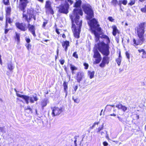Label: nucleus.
<instances>
[{
  "label": "nucleus",
  "mask_w": 146,
  "mask_h": 146,
  "mask_svg": "<svg viewBox=\"0 0 146 146\" xmlns=\"http://www.w3.org/2000/svg\"><path fill=\"white\" fill-rule=\"evenodd\" d=\"M143 55L142 56V57L143 58H146V53L145 52V54H142Z\"/></svg>",
  "instance_id": "46"
},
{
  "label": "nucleus",
  "mask_w": 146,
  "mask_h": 146,
  "mask_svg": "<svg viewBox=\"0 0 146 146\" xmlns=\"http://www.w3.org/2000/svg\"><path fill=\"white\" fill-rule=\"evenodd\" d=\"M62 111V109L61 108L54 107L53 108L52 112V114L54 116L59 115Z\"/></svg>",
  "instance_id": "10"
},
{
  "label": "nucleus",
  "mask_w": 146,
  "mask_h": 146,
  "mask_svg": "<svg viewBox=\"0 0 146 146\" xmlns=\"http://www.w3.org/2000/svg\"><path fill=\"white\" fill-rule=\"evenodd\" d=\"M141 11L145 13L146 12V5L143 8H141Z\"/></svg>",
  "instance_id": "35"
},
{
  "label": "nucleus",
  "mask_w": 146,
  "mask_h": 146,
  "mask_svg": "<svg viewBox=\"0 0 146 146\" xmlns=\"http://www.w3.org/2000/svg\"><path fill=\"white\" fill-rule=\"evenodd\" d=\"M95 125H96L94 124L92 126V127H94L95 126Z\"/></svg>",
  "instance_id": "64"
},
{
  "label": "nucleus",
  "mask_w": 146,
  "mask_h": 146,
  "mask_svg": "<svg viewBox=\"0 0 146 146\" xmlns=\"http://www.w3.org/2000/svg\"><path fill=\"white\" fill-rule=\"evenodd\" d=\"M135 3V1L134 0H131L130 2L128 3V5H134Z\"/></svg>",
  "instance_id": "32"
},
{
  "label": "nucleus",
  "mask_w": 146,
  "mask_h": 146,
  "mask_svg": "<svg viewBox=\"0 0 146 146\" xmlns=\"http://www.w3.org/2000/svg\"><path fill=\"white\" fill-rule=\"evenodd\" d=\"M56 33L58 34H60V32H59V31H58V29H56Z\"/></svg>",
  "instance_id": "53"
},
{
  "label": "nucleus",
  "mask_w": 146,
  "mask_h": 146,
  "mask_svg": "<svg viewBox=\"0 0 146 146\" xmlns=\"http://www.w3.org/2000/svg\"><path fill=\"white\" fill-rule=\"evenodd\" d=\"M16 94L17 96L24 99L25 100L26 103L27 104H29V102L31 103H33L35 101H36L38 100L36 94L31 95L30 96L22 95L17 92Z\"/></svg>",
  "instance_id": "5"
},
{
  "label": "nucleus",
  "mask_w": 146,
  "mask_h": 146,
  "mask_svg": "<svg viewBox=\"0 0 146 146\" xmlns=\"http://www.w3.org/2000/svg\"><path fill=\"white\" fill-rule=\"evenodd\" d=\"M0 63L1 65L2 64V62L1 60V55H0Z\"/></svg>",
  "instance_id": "50"
},
{
  "label": "nucleus",
  "mask_w": 146,
  "mask_h": 146,
  "mask_svg": "<svg viewBox=\"0 0 146 146\" xmlns=\"http://www.w3.org/2000/svg\"><path fill=\"white\" fill-rule=\"evenodd\" d=\"M83 76V74L82 73L80 72L78 73L77 80L78 82H79L81 80Z\"/></svg>",
  "instance_id": "18"
},
{
  "label": "nucleus",
  "mask_w": 146,
  "mask_h": 146,
  "mask_svg": "<svg viewBox=\"0 0 146 146\" xmlns=\"http://www.w3.org/2000/svg\"><path fill=\"white\" fill-rule=\"evenodd\" d=\"M47 100L44 99L41 102V105L42 107L45 106L47 104Z\"/></svg>",
  "instance_id": "25"
},
{
  "label": "nucleus",
  "mask_w": 146,
  "mask_h": 146,
  "mask_svg": "<svg viewBox=\"0 0 146 146\" xmlns=\"http://www.w3.org/2000/svg\"><path fill=\"white\" fill-rule=\"evenodd\" d=\"M63 86L64 87V90L66 94L67 92V90L68 89V83L64 82L63 84Z\"/></svg>",
  "instance_id": "24"
},
{
  "label": "nucleus",
  "mask_w": 146,
  "mask_h": 146,
  "mask_svg": "<svg viewBox=\"0 0 146 146\" xmlns=\"http://www.w3.org/2000/svg\"><path fill=\"white\" fill-rule=\"evenodd\" d=\"M110 115L111 116H116V115L115 114H114V113H113V114H111Z\"/></svg>",
  "instance_id": "56"
},
{
  "label": "nucleus",
  "mask_w": 146,
  "mask_h": 146,
  "mask_svg": "<svg viewBox=\"0 0 146 146\" xmlns=\"http://www.w3.org/2000/svg\"><path fill=\"white\" fill-rule=\"evenodd\" d=\"M95 72L93 71H89L88 72V76L90 79L93 78L94 76Z\"/></svg>",
  "instance_id": "20"
},
{
  "label": "nucleus",
  "mask_w": 146,
  "mask_h": 146,
  "mask_svg": "<svg viewBox=\"0 0 146 146\" xmlns=\"http://www.w3.org/2000/svg\"><path fill=\"white\" fill-rule=\"evenodd\" d=\"M69 8V5L66 3L64 5L60 6L59 9V11L61 13H63L67 14L68 13V9Z\"/></svg>",
  "instance_id": "11"
},
{
  "label": "nucleus",
  "mask_w": 146,
  "mask_h": 146,
  "mask_svg": "<svg viewBox=\"0 0 146 146\" xmlns=\"http://www.w3.org/2000/svg\"><path fill=\"white\" fill-rule=\"evenodd\" d=\"M103 144L104 146H107L108 144L107 142L105 141L103 143Z\"/></svg>",
  "instance_id": "44"
},
{
  "label": "nucleus",
  "mask_w": 146,
  "mask_h": 146,
  "mask_svg": "<svg viewBox=\"0 0 146 146\" xmlns=\"http://www.w3.org/2000/svg\"><path fill=\"white\" fill-rule=\"evenodd\" d=\"M3 3L5 5H8L9 4V0H3Z\"/></svg>",
  "instance_id": "33"
},
{
  "label": "nucleus",
  "mask_w": 146,
  "mask_h": 146,
  "mask_svg": "<svg viewBox=\"0 0 146 146\" xmlns=\"http://www.w3.org/2000/svg\"><path fill=\"white\" fill-rule=\"evenodd\" d=\"M127 3V0H123V1H119L118 5L120 6H121V4H123L124 5H126Z\"/></svg>",
  "instance_id": "26"
},
{
  "label": "nucleus",
  "mask_w": 146,
  "mask_h": 146,
  "mask_svg": "<svg viewBox=\"0 0 146 146\" xmlns=\"http://www.w3.org/2000/svg\"><path fill=\"white\" fill-rule=\"evenodd\" d=\"M104 134H105L104 133L103 131H102L101 132V134L102 135H104Z\"/></svg>",
  "instance_id": "55"
},
{
  "label": "nucleus",
  "mask_w": 146,
  "mask_h": 146,
  "mask_svg": "<svg viewBox=\"0 0 146 146\" xmlns=\"http://www.w3.org/2000/svg\"><path fill=\"white\" fill-rule=\"evenodd\" d=\"M117 117L119 121H123V119L122 118H121V117L118 116Z\"/></svg>",
  "instance_id": "47"
},
{
  "label": "nucleus",
  "mask_w": 146,
  "mask_h": 146,
  "mask_svg": "<svg viewBox=\"0 0 146 146\" xmlns=\"http://www.w3.org/2000/svg\"><path fill=\"white\" fill-rule=\"evenodd\" d=\"M78 88V86H75V87L74 88V90H75V91H76L77 90V89Z\"/></svg>",
  "instance_id": "54"
},
{
  "label": "nucleus",
  "mask_w": 146,
  "mask_h": 146,
  "mask_svg": "<svg viewBox=\"0 0 146 146\" xmlns=\"http://www.w3.org/2000/svg\"><path fill=\"white\" fill-rule=\"evenodd\" d=\"M28 27L29 28V30L32 33L34 36H35L36 34L35 33L34 26L29 24L28 25Z\"/></svg>",
  "instance_id": "16"
},
{
  "label": "nucleus",
  "mask_w": 146,
  "mask_h": 146,
  "mask_svg": "<svg viewBox=\"0 0 146 146\" xmlns=\"http://www.w3.org/2000/svg\"><path fill=\"white\" fill-rule=\"evenodd\" d=\"M74 101L75 102L77 103H78L79 102V100L78 99H74Z\"/></svg>",
  "instance_id": "42"
},
{
  "label": "nucleus",
  "mask_w": 146,
  "mask_h": 146,
  "mask_svg": "<svg viewBox=\"0 0 146 146\" xmlns=\"http://www.w3.org/2000/svg\"><path fill=\"white\" fill-rule=\"evenodd\" d=\"M112 28L113 29V35L114 36H115L116 35L117 33L118 32V30L117 29V27L115 25L112 26Z\"/></svg>",
  "instance_id": "19"
},
{
  "label": "nucleus",
  "mask_w": 146,
  "mask_h": 146,
  "mask_svg": "<svg viewBox=\"0 0 146 146\" xmlns=\"http://www.w3.org/2000/svg\"><path fill=\"white\" fill-rule=\"evenodd\" d=\"M16 39H17L18 42H19L20 40V34L16 33Z\"/></svg>",
  "instance_id": "28"
},
{
  "label": "nucleus",
  "mask_w": 146,
  "mask_h": 146,
  "mask_svg": "<svg viewBox=\"0 0 146 146\" xmlns=\"http://www.w3.org/2000/svg\"><path fill=\"white\" fill-rule=\"evenodd\" d=\"M101 37L104 39V41L106 42V44L102 42L97 43V48L103 55L107 56L110 53L109 45V44L110 42V38L108 36L104 35H102Z\"/></svg>",
  "instance_id": "2"
},
{
  "label": "nucleus",
  "mask_w": 146,
  "mask_h": 146,
  "mask_svg": "<svg viewBox=\"0 0 146 146\" xmlns=\"http://www.w3.org/2000/svg\"><path fill=\"white\" fill-rule=\"evenodd\" d=\"M126 56L127 58L128 59H129V54L128 52H127L126 53Z\"/></svg>",
  "instance_id": "45"
},
{
  "label": "nucleus",
  "mask_w": 146,
  "mask_h": 146,
  "mask_svg": "<svg viewBox=\"0 0 146 146\" xmlns=\"http://www.w3.org/2000/svg\"><path fill=\"white\" fill-rule=\"evenodd\" d=\"M76 141H77L76 139H75V140L74 141V144H75V146H77Z\"/></svg>",
  "instance_id": "51"
},
{
  "label": "nucleus",
  "mask_w": 146,
  "mask_h": 146,
  "mask_svg": "<svg viewBox=\"0 0 146 146\" xmlns=\"http://www.w3.org/2000/svg\"><path fill=\"white\" fill-rule=\"evenodd\" d=\"M84 65L85 66V69H87L88 68L89 65L88 64L86 63H84Z\"/></svg>",
  "instance_id": "38"
},
{
  "label": "nucleus",
  "mask_w": 146,
  "mask_h": 146,
  "mask_svg": "<svg viewBox=\"0 0 146 146\" xmlns=\"http://www.w3.org/2000/svg\"><path fill=\"white\" fill-rule=\"evenodd\" d=\"M70 66V69L72 71H73L77 69V68L74 65L71 64Z\"/></svg>",
  "instance_id": "29"
},
{
  "label": "nucleus",
  "mask_w": 146,
  "mask_h": 146,
  "mask_svg": "<svg viewBox=\"0 0 146 146\" xmlns=\"http://www.w3.org/2000/svg\"><path fill=\"white\" fill-rule=\"evenodd\" d=\"M121 57L120 54H119L118 58L116 60V62L119 66L121 64Z\"/></svg>",
  "instance_id": "23"
},
{
  "label": "nucleus",
  "mask_w": 146,
  "mask_h": 146,
  "mask_svg": "<svg viewBox=\"0 0 146 146\" xmlns=\"http://www.w3.org/2000/svg\"><path fill=\"white\" fill-rule=\"evenodd\" d=\"M58 49H57V56L58 55Z\"/></svg>",
  "instance_id": "62"
},
{
  "label": "nucleus",
  "mask_w": 146,
  "mask_h": 146,
  "mask_svg": "<svg viewBox=\"0 0 146 146\" xmlns=\"http://www.w3.org/2000/svg\"><path fill=\"white\" fill-rule=\"evenodd\" d=\"M8 68L9 70L10 71H11L14 69V66L12 63L10 62L8 64Z\"/></svg>",
  "instance_id": "22"
},
{
  "label": "nucleus",
  "mask_w": 146,
  "mask_h": 146,
  "mask_svg": "<svg viewBox=\"0 0 146 146\" xmlns=\"http://www.w3.org/2000/svg\"><path fill=\"white\" fill-rule=\"evenodd\" d=\"M103 129V125H102V126L101 127H100L98 128L97 132L98 133V132H100V131L102 130Z\"/></svg>",
  "instance_id": "37"
},
{
  "label": "nucleus",
  "mask_w": 146,
  "mask_h": 146,
  "mask_svg": "<svg viewBox=\"0 0 146 146\" xmlns=\"http://www.w3.org/2000/svg\"><path fill=\"white\" fill-rule=\"evenodd\" d=\"M26 46L28 50H29L31 49V45L30 44H27Z\"/></svg>",
  "instance_id": "30"
},
{
  "label": "nucleus",
  "mask_w": 146,
  "mask_h": 146,
  "mask_svg": "<svg viewBox=\"0 0 146 146\" xmlns=\"http://www.w3.org/2000/svg\"><path fill=\"white\" fill-rule=\"evenodd\" d=\"M73 56L76 58H78V55L77 54L76 52H75L73 54Z\"/></svg>",
  "instance_id": "36"
},
{
  "label": "nucleus",
  "mask_w": 146,
  "mask_h": 146,
  "mask_svg": "<svg viewBox=\"0 0 146 146\" xmlns=\"http://www.w3.org/2000/svg\"><path fill=\"white\" fill-rule=\"evenodd\" d=\"M30 10L29 9L27 10V15H25L24 14H23V17L27 21L28 23L29 22V21L31 19L32 17V13H29Z\"/></svg>",
  "instance_id": "13"
},
{
  "label": "nucleus",
  "mask_w": 146,
  "mask_h": 146,
  "mask_svg": "<svg viewBox=\"0 0 146 146\" xmlns=\"http://www.w3.org/2000/svg\"><path fill=\"white\" fill-rule=\"evenodd\" d=\"M92 32L94 34L96 42L99 39V34L101 32V29L99 27V25L95 19H93L88 22Z\"/></svg>",
  "instance_id": "4"
},
{
  "label": "nucleus",
  "mask_w": 146,
  "mask_h": 146,
  "mask_svg": "<svg viewBox=\"0 0 146 146\" xmlns=\"http://www.w3.org/2000/svg\"><path fill=\"white\" fill-rule=\"evenodd\" d=\"M109 62V58L107 56H104L103 58L101 63L100 64V66L101 67H104L105 65L108 64Z\"/></svg>",
  "instance_id": "14"
},
{
  "label": "nucleus",
  "mask_w": 146,
  "mask_h": 146,
  "mask_svg": "<svg viewBox=\"0 0 146 146\" xmlns=\"http://www.w3.org/2000/svg\"><path fill=\"white\" fill-rule=\"evenodd\" d=\"M136 117H137V119H139V116L137 115H136Z\"/></svg>",
  "instance_id": "61"
},
{
  "label": "nucleus",
  "mask_w": 146,
  "mask_h": 146,
  "mask_svg": "<svg viewBox=\"0 0 146 146\" xmlns=\"http://www.w3.org/2000/svg\"><path fill=\"white\" fill-rule=\"evenodd\" d=\"M68 2L71 5L73 3V1L71 0H68Z\"/></svg>",
  "instance_id": "49"
},
{
  "label": "nucleus",
  "mask_w": 146,
  "mask_h": 146,
  "mask_svg": "<svg viewBox=\"0 0 146 146\" xmlns=\"http://www.w3.org/2000/svg\"><path fill=\"white\" fill-rule=\"evenodd\" d=\"M3 128L0 127V130H1V131L2 132H3Z\"/></svg>",
  "instance_id": "57"
},
{
  "label": "nucleus",
  "mask_w": 146,
  "mask_h": 146,
  "mask_svg": "<svg viewBox=\"0 0 146 146\" xmlns=\"http://www.w3.org/2000/svg\"><path fill=\"white\" fill-rule=\"evenodd\" d=\"M11 9L10 7H8L6 8V11L7 15L9 16V15L10 14L11 12Z\"/></svg>",
  "instance_id": "27"
},
{
  "label": "nucleus",
  "mask_w": 146,
  "mask_h": 146,
  "mask_svg": "<svg viewBox=\"0 0 146 146\" xmlns=\"http://www.w3.org/2000/svg\"><path fill=\"white\" fill-rule=\"evenodd\" d=\"M12 22L9 16H6V21L5 27L7 28V23H11Z\"/></svg>",
  "instance_id": "21"
},
{
  "label": "nucleus",
  "mask_w": 146,
  "mask_h": 146,
  "mask_svg": "<svg viewBox=\"0 0 146 146\" xmlns=\"http://www.w3.org/2000/svg\"><path fill=\"white\" fill-rule=\"evenodd\" d=\"M62 37L63 38H65L66 37V36L65 34H63L62 35Z\"/></svg>",
  "instance_id": "59"
},
{
  "label": "nucleus",
  "mask_w": 146,
  "mask_h": 146,
  "mask_svg": "<svg viewBox=\"0 0 146 146\" xmlns=\"http://www.w3.org/2000/svg\"><path fill=\"white\" fill-rule=\"evenodd\" d=\"M99 122H95L94 123V124L95 125H98L99 124Z\"/></svg>",
  "instance_id": "58"
},
{
  "label": "nucleus",
  "mask_w": 146,
  "mask_h": 146,
  "mask_svg": "<svg viewBox=\"0 0 146 146\" xmlns=\"http://www.w3.org/2000/svg\"><path fill=\"white\" fill-rule=\"evenodd\" d=\"M63 48H65V50L67 51V47L69 46V43L68 41H65L63 42L62 44Z\"/></svg>",
  "instance_id": "17"
},
{
  "label": "nucleus",
  "mask_w": 146,
  "mask_h": 146,
  "mask_svg": "<svg viewBox=\"0 0 146 146\" xmlns=\"http://www.w3.org/2000/svg\"><path fill=\"white\" fill-rule=\"evenodd\" d=\"M9 31V30L7 29H6L5 30V33L6 34H7L8 33Z\"/></svg>",
  "instance_id": "52"
},
{
  "label": "nucleus",
  "mask_w": 146,
  "mask_h": 146,
  "mask_svg": "<svg viewBox=\"0 0 146 146\" xmlns=\"http://www.w3.org/2000/svg\"><path fill=\"white\" fill-rule=\"evenodd\" d=\"M84 12L87 14L86 18L90 20L93 17V13L91 6L89 4L84 5L82 7Z\"/></svg>",
  "instance_id": "6"
},
{
  "label": "nucleus",
  "mask_w": 146,
  "mask_h": 146,
  "mask_svg": "<svg viewBox=\"0 0 146 146\" xmlns=\"http://www.w3.org/2000/svg\"><path fill=\"white\" fill-rule=\"evenodd\" d=\"M59 61L60 63L62 65L63 64L64 62V60H60Z\"/></svg>",
  "instance_id": "41"
},
{
  "label": "nucleus",
  "mask_w": 146,
  "mask_h": 146,
  "mask_svg": "<svg viewBox=\"0 0 146 146\" xmlns=\"http://www.w3.org/2000/svg\"><path fill=\"white\" fill-rule=\"evenodd\" d=\"M108 20L110 21L113 22L114 19L112 17H110L108 18Z\"/></svg>",
  "instance_id": "40"
},
{
  "label": "nucleus",
  "mask_w": 146,
  "mask_h": 146,
  "mask_svg": "<svg viewBox=\"0 0 146 146\" xmlns=\"http://www.w3.org/2000/svg\"><path fill=\"white\" fill-rule=\"evenodd\" d=\"M47 23V22L46 21L44 22L43 24V27H44Z\"/></svg>",
  "instance_id": "48"
},
{
  "label": "nucleus",
  "mask_w": 146,
  "mask_h": 146,
  "mask_svg": "<svg viewBox=\"0 0 146 146\" xmlns=\"http://www.w3.org/2000/svg\"><path fill=\"white\" fill-rule=\"evenodd\" d=\"M139 52H142V54H145V52L143 49H139L138 50Z\"/></svg>",
  "instance_id": "39"
},
{
  "label": "nucleus",
  "mask_w": 146,
  "mask_h": 146,
  "mask_svg": "<svg viewBox=\"0 0 146 146\" xmlns=\"http://www.w3.org/2000/svg\"><path fill=\"white\" fill-rule=\"evenodd\" d=\"M145 23L140 24L135 29L136 32L137 33L139 39L135 40V39L133 40V42L134 44L137 45L142 44L144 41L143 34L145 32Z\"/></svg>",
  "instance_id": "3"
},
{
  "label": "nucleus",
  "mask_w": 146,
  "mask_h": 146,
  "mask_svg": "<svg viewBox=\"0 0 146 146\" xmlns=\"http://www.w3.org/2000/svg\"><path fill=\"white\" fill-rule=\"evenodd\" d=\"M51 3L49 1H46L45 7L46 9V12L47 13L53 14L54 12L51 6Z\"/></svg>",
  "instance_id": "9"
},
{
  "label": "nucleus",
  "mask_w": 146,
  "mask_h": 146,
  "mask_svg": "<svg viewBox=\"0 0 146 146\" xmlns=\"http://www.w3.org/2000/svg\"><path fill=\"white\" fill-rule=\"evenodd\" d=\"M94 54L93 57L95 58V61L94 62V63H99L102 60L101 55L97 50H94Z\"/></svg>",
  "instance_id": "7"
},
{
  "label": "nucleus",
  "mask_w": 146,
  "mask_h": 146,
  "mask_svg": "<svg viewBox=\"0 0 146 146\" xmlns=\"http://www.w3.org/2000/svg\"><path fill=\"white\" fill-rule=\"evenodd\" d=\"M117 3L118 1L117 0H112L111 1V3L114 6H115Z\"/></svg>",
  "instance_id": "31"
},
{
  "label": "nucleus",
  "mask_w": 146,
  "mask_h": 146,
  "mask_svg": "<svg viewBox=\"0 0 146 146\" xmlns=\"http://www.w3.org/2000/svg\"><path fill=\"white\" fill-rule=\"evenodd\" d=\"M16 0H12V4H13V3H14L15 1Z\"/></svg>",
  "instance_id": "60"
},
{
  "label": "nucleus",
  "mask_w": 146,
  "mask_h": 146,
  "mask_svg": "<svg viewBox=\"0 0 146 146\" xmlns=\"http://www.w3.org/2000/svg\"><path fill=\"white\" fill-rule=\"evenodd\" d=\"M16 27L21 30L25 31L27 30L26 25L25 23H16L15 24Z\"/></svg>",
  "instance_id": "12"
},
{
  "label": "nucleus",
  "mask_w": 146,
  "mask_h": 146,
  "mask_svg": "<svg viewBox=\"0 0 146 146\" xmlns=\"http://www.w3.org/2000/svg\"><path fill=\"white\" fill-rule=\"evenodd\" d=\"M81 3V1L79 0L75 4V8L73 13L70 15L71 19L72 25V30L75 37L76 38L79 37L81 27L82 25V20L79 19V15L82 16L83 12L81 8L79 7Z\"/></svg>",
  "instance_id": "1"
},
{
  "label": "nucleus",
  "mask_w": 146,
  "mask_h": 146,
  "mask_svg": "<svg viewBox=\"0 0 146 146\" xmlns=\"http://www.w3.org/2000/svg\"><path fill=\"white\" fill-rule=\"evenodd\" d=\"M38 0L41 2H42L43 1V0Z\"/></svg>",
  "instance_id": "63"
},
{
  "label": "nucleus",
  "mask_w": 146,
  "mask_h": 146,
  "mask_svg": "<svg viewBox=\"0 0 146 146\" xmlns=\"http://www.w3.org/2000/svg\"><path fill=\"white\" fill-rule=\"evenodd\" d=\"M116 107L119 110H122L123 111H125L127 110V108L125 106H123L121 104H119L116 105Z\"/></svg>",
  "instance_id": "15"
},
{
  "label": "nucleus",
  "mask_w": 146,
  "mask_h": 146,
  "mask_svg": "<svg viewBox=\"0 0 146 146\" xmlns=\"http://www.w3.org/2000/svg\"><path fill=\"white\" fill-rule=\"evenodd\" d=\"M25 110H29V113H32V109L31 108L30 106H28L27 108H26L25 109Z\"/></svg>",
  "instance_id": "34"
},
{
  "label": "nucleus",
  "mask_w": 146,
  "mask_h": 146,
  "mask_svg": "<svg viewBox=\"0 0 146 146\" xmlns=\"http://www.w3.org/2000/svg\"><path fill=\"white\" fill-rule=\"evenodd\" d=\"M28 3L27 0H20L19 8V9L23 11V13L26 7L27 4Z\"/></svg>",
  "instance_id": "8"
},
{
  "label": "nucleus",
  "mask_w": 146,
  "mask_h": 146,
  "mask_svg": "<svg viewBox=\"0 0 146 146\" xmlns=\"http://www.w3.org/2000/svg\"><path fill=\"white\" fill-rule=\"evenodd\" d=\"M26 40L27 42L28 43H29L30 42V40L29 38H26Z\"/></svg>",
  "instance_id": "43"
}]
</instances>
